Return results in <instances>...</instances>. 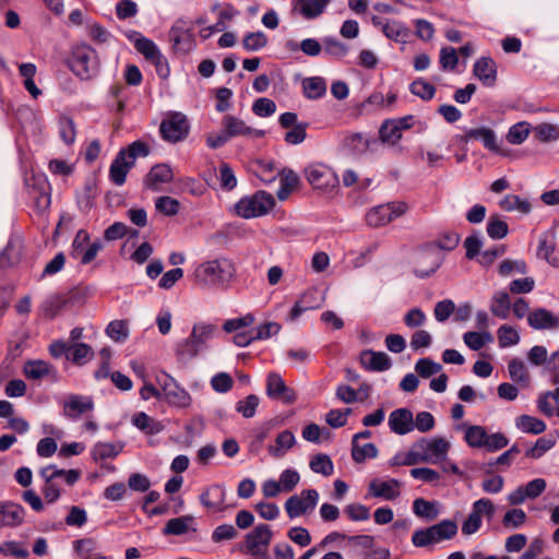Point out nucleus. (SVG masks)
<instances>
[{
    "mask_svg": "<svg viewBox=\"0 0 559 559\" xmlns=\"http://www.w3.org/2000/svg\"><path fill=\"white\" fill-rule=\"evenodd\" d=\"M272 537L273 533L267 524H258L246 534L241 550L258 559H270L267 548Z\"/></svg>",
    "mask_w": 559,
    "mask_h": 559,
    "instance_id": "nucleus-6",
    "label": "nucleus"
},
{
    "mask_svg": "<svg viewBox=\"0 0 559 559\" xmlns=\"http://www.w3.org/2000/svg\"><path fill=\"white\" fill-rule=\"evenodd\" d=\"M155 207L157 212L166 216H173L179 212L180 203L171 197L164 195L156 199Z\"/></svg>",
    "mask_w": 559,
    "mask_h": 559,
    "instance_id": "nucleus-59",
    "label": "nucleus"
},
{
    "mask_svg": "<svg viewBox=\"0 0 559 559\" xmlns=\"http://www.w3.org/2000/svg\"><path fill=\"white\" fill-rule=\"evenodd\" d=\"M442 366L439 362H436L429 358H420L416 365V372L423 378H429L432 374L440 372Z\"/></svg>",
    "mask_w": 559,
    "mask_h": 559,
    "instance_id": "nucleus-64",
    "label": "nucleus"
},
{
    "mask_svg": "<svg viewBox=\"0 0 559 559\" xmlns=\"http://www.w3.org/2000/svg\"><path fill=\"white\" fill-rule=\"evenodd\" d=\"M259 403L260 399L254 394H250L246 399L237 402L236 411L240 413L245 418H251L254 416Z\"/></svg>",
    "mask_w": 559,
    "mask_h": 559,
    "instance_id": "nucleus-57",
    "label": "nucleus"
},
{
    "mask_svg": "<svg viewBox=\"0 0 559 559\" xmlns=\"http://www.w3.org/2000/svg\"><path fill=\"white\" fill-rule=\"evenodd\" d=\"M495 513V506L491 500L483 498L473 503L472 512L462 525L464 535L476 533L481 526V516L491 518Z\"/></svg>",
    "mask_w": 559,
    "mask_h": 559,
    "instance_id": "nucleus-13",
    "label": "nucleus"
},
{
    "mask_svg": "<svg viewBox=\"0 0 559 559\" xmlns=\"http://www.w3.org/2000/svg\"><path fill=\"white\" fill-rule=\"evenodd\" d=\"M93 357V348L84 343H74L73 345H70V350L67 354V359L78 366L86 364Z\"/></svg>",
    "mask_w": 559,
    "mask_h": 559,
    "instance_id": "nucleus-36",
    "label": "nucleus"
},
{
    "mask_svg": "<svg viewBox=\"0 0 559 559\" xmlns=\"http://www.w3.org/2000/svg\"><path fill=\"white\" fill-rule=\"evenodd\" d=\"M329 2L330 0H298L295 10H298L304 17L310 20L319 16Z\"/></svg>",
    "mask_w": 559,
    "mask_h": 559,
    "instance_id": "nucleus-32",
    "label": "nucleus"
},
{
    "mask_svg": "<svg viewBox=\"0 0 559 559\" xmlns=\"http://www.w3.org/2000/svg\"><path fill=\"white\" fill-rule=\"evenodd\" d=\"M498 272L501 276L508 277L513 274H526L527 265L524 260H503L498 267Z\"/></svg>",
    "mask_w": 559,
    "mask_h": 559,
    "instance_id": "nucleus-48",
    "label": "nucleus"
},
{
    "mask_svg": "<svg viewBox=\"0 0 559 559\" xmlns=\"http://www.w3.org/2000/svg\"><path fill=\"white\" fill-rule=\"evenodd\" d=\"M500 347H509L520 342L519 332L511 325L503 324L497 331Z\"/></svg>",
    "mask_w": 559,
    "mask_h": 559,
    "instance_id": "nucleus-51",
    "label": "nucleus"
},
{
    "mask_svg": "<svg viewBox=\"0 0 559 559\" xmlns=\"http://www.w3.org/2000/svg\"><path fill=\"white\" fill-rule=\"evenodd\" d=\"M402 483L395 478L389 480L372 479L368 485V497L392 501L400 497Z\"/></svg>",
    "mask_w": 559,
    "mask_h": 559,
    "instance_id": "nucleus-15",
    "label": "nucleus"
},
{
    "mask_svg": "<svg viewBox=\"0 0 559 559\" xmlns=\"http://www.w3.org/2000/svg\"><path fill=\"white\" fill-rule=\"evenodd\" d=\"M554 445L555 440L545 437L538 438L535 444L526 450L525 455L530 459H539Z\"/></svg>",
    "mask_w": 559,
    "mask_h": 559,
    "instance_id": "nucleus-60",
    "label": "nucleus"
},
{
    "mask_svg": "<svg viewBox=\"0 0 559 559\" xmlns=\"http://www.w3.org/2000/svg\"><path fill=\"white\" fill-rule=\"evenodd\" d=\"M190 126L187 117L181 112L169 114L160 123L159 132L166 142L177 143L189 134Z\"/></svg>",
    "mask_w": 559,
    "mask_h": 559,
    "instance_id": "nucleus-12",
    "label": "nucleus"
},
{
    "mask_svg": "<svg viewBox=\"0 0 559 559\" xmlns=\"http://www.w3.org/2000/svg\"><path fill=\"white\" fill-rule=\"evenodd\" d=\"M318 501L319 492L316 489H304L299 495L290 496L284 508L289 519H296L312 513Z\"/></svg>",
    "mask_w": 559,
    "mask_h": 559,
    "instance_id": "nucleus-10",
    "label": "nucleus"
},
{
    "mask_svg": "<svg viewBox=\"0 0 559 559\" xmlns=\"http://www.w3.org/2000/svg\"><path fill=\"white\" fill-rule=\"evenodd\" d=\"M473 72L486 86H492L496 82V63L489 57L478 59L474 64Z\"/></svg>",
    "mask_w": 559,
    "mask_h": 559,
    "instance_id": "nucleus-27",
    "label": "nucleus"
},
{
    "mask_svg": "<svg viewBox=\"0 0 559 559\" xmlns=\"http://www.w3.org/2000/svg\"><path fill=\"white\" fill-rule=\"evenodd\" d=\"M323 49L325 53L337 59L345 57L349 50L346 44L333 37H326L323 39Z\"/></svg>",
    "mask_w": 559,
    "mask_h": 559,
    "instance_id": "nucleus-54",
    "label": "nucleus"
},
{
    "mask_svg": "<svg viewBox=\"0 0 559 559\" xmlns=\"http://www.w3.org/2000/svg\"><path fill=\"white\" fill-rule=\"evenodd\" d=\"M499 205L502 210L511 212L518 211L522 214H528L531 212L530 202L522 200L516 194H508L500 202Z\"/></svg>",
    "mask_w": 559,
    "mask_h": 559,
    "instance_id": "nucleus-41",
    "label": "nucleus"
},
{
    "mask_svg": "<svg viewBox=\"0 0 559 559\" xmlns=\"http://www.w3.org/2000/svg\"><path fill=\"white\" fill-rule=\"evenodd\" d=\"M0 514L5 526H19L24 521L25 510L21 504L14 502H0Z\"/></svg>",
    "mask_w": 559,
    "mask_h": 559,
    "instance_id": "nucleus-28",
    "label": "nucleus"
},
{
    "mask_svg": "<svg viewBox=\"0 0 559 559\" xmlns=\"http://www.w3.org/2000/svg\"><path fill=\"white\" fill-rule=\"evenodd\" d=\"M274 206V199L265 191H259L251 197L240 199L236 205V213L243 218H253L265 215Z\"/></svg>",
    "mask_w": 559,
    "mask_h": 559,
    "instance_id": "nucleus-7",
    "label": "nucleus"
},
{
    "mask_svg": "<svg viewBox=\"0 0 559 559\" xmlns=\"http://www.w3.org/2000/svg\"><path fill=\"white\" fill-rule=\"evenodd\" d=\"M305 176L308 182L316 190L323 192L331 191L338 187V177L329 166L316 163L305 168Z\"/></svg>",
    "mask_w": 559,
    "mask_h": 559,
    "instance_id": "nucleus-9",
    "label": "nucleus"
},
{
    "mask_svg": "<svg viewBox=\"0 0 559 559\" xmlns=\"http://www.w3.org/2000/svg\"><path fill=\"white\" fill-rule=\"evenodd\" d=\"M330 431L317 424H309L302 429V438L309 442L320 443L330 439Z\"/></svg>",
    "mask_w": 559,
    "mask_h": 559,
    "instance_id": "nucleus-52",
    "label": "nucleus"
},
{
    "mask_svg": "<svg viewBox=\"0 0 559 559\" xmlns=\"http://www.w3.org/2000/svg\"><path fill=\"white\" fill-rule=\"evenodd\" d=\"M165 400L176 407H188L191 404V395L181 388L174 378L165 374V379L160 382Z\"/></svg>",
    "mask_w": 559,
    "mask_h": 559,
    "instance_id": "nucleus-14",
    "label": "nucleus"
},
{
    "mask_svg": "<svg viewBox=\"0 0 559 559\" xmlns=\"http://www.w3.org/2000/svg\"><path fill=\"white\" fill-rule=\"evenodd\" d=\"M266 44L267 37L261 31L248 33L242 40V45L248 51H258L265 47Z\"/></svg>",
    "mask_w": 559,
    "mask_h": 559,
    "instance_id": "nucleus-58",
    "label": "nucleus"
},
{
    "mask_svg": "<svg viewBox=\"0 0 559 559\" xmlns=\"http://www.w3.org/2000/svg\"><path fill=\"white\" fill-rule=\"evenodd\" d=\"M132 424L140 430L148 435L159 433L164 429V425L150 417L144 412H140L132 417Z\"/></svg>",
    "mask_w": 559,
    "mask_h": 559,
    "instance_id": "nucleus-35",
    "label": "nucleus"
},
{
    "mask_svg": "<svg viewBox=\"0 0 559 559\" xmlns=\"http://www.w3.org/2000/svg\"><path fill=\"white\" fill-rule=\"evenodd\" d=\"M296 443L294 433L289 430H284L277 435L275 444L269 445L267 452L275 459L283 457L288 450H290Z\"/></svg>",
    "mask_w": 559,
    "mask_h": 559,
    "instance_id": "nucleus-31",
    "label": "nucleus"
},
{
    "mask_svg": "<svg viewBox=\"0 0 559 559\" xmlns=\"http://www.w3.org/2000/svg\"><path fill=\"white\" fill-rule=\"evenodd\" d=\"M374 142V140L369 139L362 133H352L343 140L344 146L354 154H362L367 152L370 148L371 143Z\"/></svg>",
    "mask_w": 559,
    "mask_h": 559,
    "instance_id": "nucleus-37",
    "label": "nucleus"
},
{
    "mask_svg": "<svg viewBox=\"0 0 559 559\" xmlns=\"http://www.w3.org/2000/svg\"><path fill=\"white\" fill-rule=\"evenodd\" d=\"M193 29V22L186 17H179L174 22L168 32V40L175 55H188L197 47Z\"/></svg>",
    "mask_w": 559,
    "mask_h": 559,
    "instance_id": "nucleus-4",
    "label": "nucleus"
},
{
    "mask_svg": "<svg viewBox=\"0 0 559 559\" xmlns=\"http://www.w3.org/2000/svg\"><path fill=\"white\" fill-rule=\"evenodd\" d=\"M527 323L535 330H556L559 328V317L545 308H537L527 316Z\"/></svg>",
    "mask_w": 559,
    "mask_h": 559,
    "instance_id": "nucleus-22",
    "label": "nucleus"
},
{
    "mask_svg": "<svg viewBox=\"0 0 559 559\" xmlns=\"http://www.w3.org/2000/svg\"><path fill=\"white\" fill-rule=\"evenodd\" d=\"M421 463L419 453L417 449H415V443L412 449L406 453H397L395 454L391 461L389 462L390 466H399V465H415Z\"/></svg>",
    "mask_w": 559,
    "mask_h": 559,
    "instance_id": "nucleus-56",
    "label": "nucleus"
},
{
    "mask_svg": "<svg viewBox=\"0 0 559 559\" xmlns=\"http://www.w3.org/2000/svg\"><path fill=\"white\" fill-rule=\"evenodd\" d=\"M309 467L313 473L321 474L323 476H331L334 472V465L332 460L326 454H316L309 462Z\"/></svg>",
    "mask_w": 559,
    "mask_h": 559,
    "instance_id": "nucleus-40",
    "label": "nucleus"
},
{
    "mask_svg": "<svg viewBox=\"0 0 559 559\" xmlns=\"http://www.w3.org/2000/svg\"><path fill=\"white\" fill-rule=\"evenodd\" d=\"M515 426L521 431L531 435H539L546 430V424L543 420L530 415L516 417Z\"/></svg>",
    "mask_w": 559,
    "mask_h": 559,
    "instance_id": "nucleus-39",
    "label": "nucleus"
},
{
    "mask_svg": "<svg viewBox=\"0 0 559 559\" xmlns=\"http://www.w3.org/2000/svg\"><path fill=\"white\" fill-rule=\"evenodd\" d=\"M69 67L81 80H91L99 72L98 55L90 45H75L71 50Z\"/></svg>",
    "mask_w": 559,
    "mask_h": 559,
    "instance_id": "nucleus-2",
    "label": "nucleus"
},
{
    "mask_svg": "<svg viewBox=\"0 0 559 559\" xmlns=\"http://www.w3.org/2000/svg\"><path fill=\"white\" fill-rule=\"evenodd\" d=\"M530 132L531 124L526 121H521L509 129L506 138L510 144L519 145L527 139Z\"/></svg>",
    "mask_w": 559,
    "mask_h": 559,
    "instance_id": "nucleus-46",
    "label": "nucleus"
},
{
    "mask_svg": "<svg viewBox=\"0 0 559 559\" xmlns=\"http://www.w3.org/2000/svg\"><path fill=\"white\" fill-rule=\"evenodd\" d=\"M441 265V260L436 254L426 252L418 257L414 273L418 277H427L433 274Z\"/></svg>",
    "mask_w": 559,
    "mask_h": 559,
    "instance_id": "nucleus-30",
    "label": "nucleus"
},
{
    "mask_svg": "<svg viewBox=\"0 0 559 559\" xmlns=\"http://www.w3.org/2000/svg\"><path fill=\"white\" fill-rule=\"evenodd\" d=\"M215 331L216 326L211 323L194 324L190 336L177 345L176 354L179 359H192L204 352Z\"/></svg>",
    "mask_w": 559,
    "mask_h": 559,
    "instance_id": "nucleus-3",
    "label": "nucleus"
},
{
    "mask_svg": "<svg viewBox=\"0 0 559 559\" xmlns=\"http://www.w3.org/2000/svg\"><path fill=\"white\" fill-rule=\"evenodd\" d=\"M409 91L424 100L432 99L436 94V87L424 79L415 80L411 84Z\"/></svg>",
    "mask_w": 559,
    "mask_h": 559,
    "instance_id": "nucleus-53",
    "label": "nucleus"
},
{
    "mask_svg": "<svg viewBox=\"0 0 559 559\" xmlns=\"http://www.w3.org/2000/svg\"><path fill=\"white\" fill-rule=\"evenodd\" d=\"M304 94L309 99H318L325 95L326 84L320 76L307 78L302 81Z\"/></svg>",
    "mask_w": 559,
    "mask_h": 559,
    "instance_id": "nucleus-38",
    "label": "nucleus"
},
{
    "mask_svg": "<svg viewBox=\"0 0 559 559\" xmlns=\"http://www.w3.org/2000/svg\"><path fill=\"white\" fill-rule=\"evenodd\" d=\"M224 131L228 134L229 139L240 135H253L261 138L264 135L262 130H253L247 127L246 123L237 117L227 115L223 118Z\"/></svg>",
    "mask_w": 559,
    "mask_h": 559,
    "instance_id": "nucleus-26",
    "label": "nucleus"
},
{
    "mask_svg": "<svg viewBox=\"0 0 559 559\" xmlns=\"http://www.w3.org/2000/svg\"><path fill=\"white\" fill-rule=\"evenodd\" d=\"M457 533V525L454 521L443 520L427 528L416 530L412 536V543L416 547H428L430 545L451 539Z\"/></svg>",
    "mask_w": 559,
    "mask_h": 559,
    "instance_id": "nucleus-5",
    "label": "nucleus"
},
{
    "mask_svg": "<svg viewBox=\"0 0 559 559\" xmlns=\"http://www.w3.org/2000/svg\"><path fill=\"white\" fill-rule=\"evenodd\" d=\"M23 372L27 379L41 380L44 378H51L57 380V369L49 362L40 359L27 360L24 364Z\"/></svg>",
    "mask_w": 559,
    "mask_h": 559,
    "instance_id": "nucleus-20",
    "label": "nucleus"
},
{
    "mask_svg": "<svg viewBox=\"0 0 559 559\" xmlns=\"http://www.w3.org/2000/svg\"><path fill=\"white\" fill-rule=\"evenodd\" d=\"M119 152L124 153L128 162H132V165L134 166L136 158L146 157L150 154V146L143 141H134L126 148H121Z\"/></svg>",
    "mask_w": 559,
    "mask_h": 559,
    "instance_id": "nucleus-49",
    "label": "nucleus"
},
{
    "mask_svg": "<svg viewBox=\"0 0 559 559\" xmlns=\"http://www.w3.org/2000/svg\"><path fill=\"white\" fill-rule=\"evenodd\" d=\"M471 140L480 141L491 152H499L497 136L490 128L481 127L466 130L461 141L467 143Z\"/></svg>",
    "mask_w": 559,
    "mask_h": 559,
    "instance_id": "nucleus-24",
    "label": "nucleus"
},
{
    "mask_svg": "<svg viewBox=\"0 0 559 559\" xmlns=\"http://www.w3.org/2000/svg\"><path fill=\"white\" fill-rule=\"evenodd\" d=\"M508 371L510 378L518 383H522L527 385L530 382V373L525 367L523 360L519 358H513L510 360L508 365Z\"/></svg>",
    "mask_w": 559,
    "mask_h": 559,
    "instance_id": "nucleus-45",
    "label": "nucleus"
},
{
    "mask_svg": "<svg viewBox=\"0 0 559 559\" xmlns=\"http://www.w3.org/2000/svg\"><path fill=\"white\" fill-rule=\"evenodd\" d=\"M126 36L133 43L136 51L150 62L160 52V49L152 39L144 37L136 31H129L126 33Z\"/></svg>",
    "mask_w": 559,
    "mask_h": 559,
    "instance_id": "nucleus-25",
    "label": "nucleus"
},
{
    "mask_svg": "<svg viewBox=\"0 0 559 559\" xmlns=\"http://www.w3.org/2000/svg\"><path fill=\"white\" fill-rule=\"evenodd\" d=\"M464 343L473 350H479L486 342L492 341V335L487 333H478V332H466L463 335Z\"/></svg>",
    "mask_w": 559,
    "mask_h": 559,
    "instance_id": "nucleus-63",
    "label": "nucleus"
},
{
    "mask_svg": "<svg viewBox=\"0 0 559 559\" xmlns=\"http://www.w3.org/2000/svg\"><path fill=\"white\" fill-rule=\"evenodd\" d=\"M226 490L221 485L207 487L200 496V502L206 509L217 512L225 509Z\"/></svg>",
    "mask_w": 559,
    "mask_h": 559,
    "instance_id": "nucleus-23",
    "label": "nucleus"
},
{
    "mask_svg": "<svg viewBox=\"0 0 559 559\" xmlns=\"http://www.w3.org/2000/svg\"><path fill=\"white\" fill-rule=\"evenodd\" d=\"M194 523V516L183 515L174 518L167 521L163 533L165 535L180 536L189 532L191 525Z\"/></svg>",
    "mask_w": 559,
    "mask_h": 559,
    "instance_id": "nucleus-33",
    "label": "nucleus"
},
{
    "mask_svg": "<svg viewBox=\"0 0 559 559\" xmlns=\"http://www.w3.org/2000/svg\"><path fill=\"white\" fill-rule=\"evenodd\" d=\"M383 34L392 40L404 41L408 36V28L399 21H388L382 25Z\"/></svg>",
    "mask_w": 559,
    "mask_h": 559,
    "instance_id": "nucleus-43",
    "label": "nucleus"
},
{
    "mask_svg": "<svg viewBox=\"0 0 559 559\" xmlns=\"http://www.w3.org/2000/svg\"><path fill=\"white\" fill-rule=\"evenodd\" d=\"M360 364L368 371L381 372L391 368V358L384 352L365 349L360 354Z\"/></svg>",
    "mask_w": 559,
    "mask_h": 559,
    "instance_id": "nucleus-19",
    "label": "nucleus"
},
{
    "mask_svg": "<svg viewBox=\"0 0 559 559\" xmlns=\"http://www.w3.org/2000/svg\"><path fill=\"white\" fill-rule=\"evenodd\" d=\"M379 135L382 142H391L395 143L402 136V133L399 130V123L394 121H385L382 123Z\"/></svg>",
    "mask_w": 559,
    "mask_h": 559,
    "instance_id": "nucleus-61",
    "label": "nucleus"
},
{
    "mask_svg": "<svg viewBox=\"0 0 559 559\" xmlns=\"http://www.w3.org/2000/svg\"><path fill=\"white\" fill-rule=\"evenodd\" d=\"M94 409L92 396L70 394L63 402V414L70 419H79L82 415Z\"/></svg>",
    "mask_w": 559,
    "mask_h": 559,
    "instance_id": "nucleus-16",
    "label": "nucleus"
},
{
    "mask_svg": "<svg viewBox=\"0 0 559 559\" xmlns=\"http://www.w3.org/2000/svg\"><path fill=\"white\" fill-rule=\"evenodd\" d=\"M536 139L540 142H554L559 139V127L554 123H539L533 128Z\"/></svg>",
    "mask_w": 559,
    "mask_h": 559,
    "instance_id": "nucleus-47",
    "label": "nucleus"
},
{
    "mask_svg": "<svg viewBox=\"0 0 559 559\" xmlns=\"http://www.w3.org/2000/svg\"><path fill=\"white\" fill-rule=\"evenodd\" d=\"M408 210L405 202H390L373 206L366 214V223L368 226L378 228L382 227L395 218L404 215Z\"/></svg>",
    "mask_w": 559,
    "mask_h": 559,
    "instance_id": "nucleus-8",
    "label": "nucleus"
},
{
    "mask_svg": "<svg viewBox=\"0 0 559 559\" xmlns=\"http://www.w3.org/2000/svg\"><path fill=\"white\" fill-rule=\"evenodd\" d=\"M132 162H128L124 153L118 152L109 168V178L116 186H122L130 169Z\"/></svg>",
    "mask_w": 559,
    "mask_h": 559,
    "instance_id": "nucleus-29",
    "label": "nucleus"
},
{
    "mask_svg": "<svg viewBox=\"0 0 559 559\" xmlns=\"http://www.w3.org/2000/svg\"><path fill=\"white\" fill-rule=\"evenodd\" d=\"M266 394L271 399L282 400L285 403H293L296 400L295 392L289 389L283 378L275 372L267 376L266 379Z\"/></svg>",
    "mask_w": 559,
    "mask_h": 559,
    "instance_id": "nucleus-18",
    "label": "nucleus"
},
{
    "mask_svg": "<svg viewBox=\"0 0 559 559\" xmlns=\"http://www.w3.org/2000/svg\"><path fill=\"white\" fill-rule=\"evenodd\" d=\"M450 443L444 438H423L415 443L421 463L437 464L443 462L450 450Z\"/></svg>",
    "mask_w": 559,
    "mask_h": 559,
    "instance_id": "nucleus-11",
    "label": "nucleus"
},
{
    "mask_svg": "<svg viewBox=\"0 0 559 559\" xmlns=\"http://www.w3.org/2000/svg\"><path fill=\"white\" fill-rule=\"evenodd\" d=\"M487 431L484 427L472 425L465 429L464 440L472 448H484L486 442Z\"/></svg>",
    "mask_w": 559,
    "mask_h": 559,
    "instance_id": "nucleus-44",
    "label": "nucleus"
},
{
    "mask_svg": "<svg viewBox=\"0 0 559 559\" xmlns=\"http://www.w3.org/2000/svg\"><path fill=\"white\" fill-rule=\"evenodd\" d=\"M413 511L419 518L432 520L437 516L435 503L423 498H417L413 502Z\"/></svg>",
    "mask_w": 559,
    "mask_h": 559,
    "instance_id": "nucleus-62",
    "label": "nucleus"
},
{
    "mask_svg": "<svg viewBox=\"0 0 559 559\" xmlns=\"http://www.w3.org/2000/svg\"><path fill=\"white\" fill-rule=\"evenodd\" d=\"M378 455V449L373 443L359 445L352 442V457L356 463H362L366 459H374Z\"/></svg>",
    "mask_w": 559,
    "mask_h": 559,
    "instance_id": "nucleus-50",
    "label": "nucleus"
},
{
    "mask_svg": "<svg viewBox=\"0 0 559 559\" xmlns=\"http://www.w3.org/2000/svg\"><path fill=\"white\" fill-rule=\"evenodd\" d=\"M510 297L507 292L499 290L493 294L490 304V311L493 316L503 320L508 319L510 314Z\"/></svg>",
    "mask_w": 559,
    "mask_h": 559,
    "instance_id": "nucleus-34",
    "label": "nucleus"
},
{
    "mask_svg": "<svg viewBox=\"0 0 559 559\" xmlns=\"http://www.w3.org/2000/svg\"><path fill=\"white\" fill-rule=\"evenodd\" d=\"M509 233L508 224L499 216H490L487 223V234L492 239H502Z\"/></svg>",
    "mask_w": 559,
    "mask_h": 559,
    "instance_id": "nucleus-55",
    "label": "nucleus"
},
{
    "mask_svg": "<svg viewBox=\"0 0 559 559\" xmlns=\"http://www.w3.org/2000/svg\"><path fill=\"white\" fill-rule=\"evenodd\" d=\"M389 427L396 435H406L414 430L413 413L408 408H397L389 416Z\"/></svg>",
    "mask_w": 559,
    "mask_h": 559,
    "instance_id": "nucleus-21",
    "label": "nucleus"
},
{
    "mask_svg": "<svg viewBox=\"0 0 559 559\" xmlns=\"http://www.w3.org/2000/svg\"><path fill=\"white\" fill-rule=\"evenodd\" d=\"M122 450L120 444L110 442H98L92 450V455L95 461L116 457Z\"/></svg>",
    "mask_w": 559,
    "mask_h": 559,
    "instance_id": "nucleus-42",
    "label": "nucleus"
},
{
    "mask_svg": "<svg viewBox=\"0 0 559 559\" xmlns=\"http://www.w3.org/2000/svg\"><path fill=\"white\" fill-rule=\"evenodd\" d=\"M173 169L167 164L154 165L143 180L145 189L151 191H159L162 186L173 181Z\"/></svg>",
    "mask_w": 559,
    "mask_h": 559,
    "instance_id": "nucleus-17",
    "label": "nucleus"
},
{
    "mask_svg": "<svg viewBox=\"0 0 559 559\" xmlns=\"http://www.w3.org/2000/svg\"><path fill=\"white\" fill-rule=\"evenodd\" d=\"M237 276L234 261L225 255L205 260L195 265L191 273L193 285L203 290H227Z\"/></svg>",
    "mask_w": 559,
    "mask_h": 559,
    "instance_id": "nucleus-1",
    "label": "nucleus"
}]
</instances>
